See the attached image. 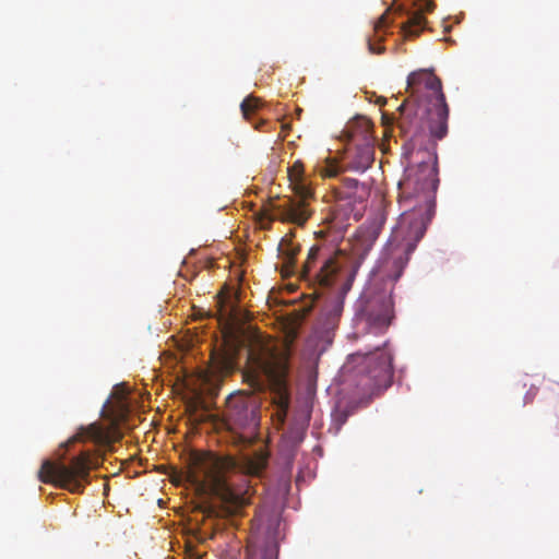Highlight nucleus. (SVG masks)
<instances>
[{"mask_svg":"<svg viewBox=\"0 0 559 559\" xmlns=\"http://www.w3.org/2000/svg\"><path fill=\"white\" fill-rule=\"evenodd\" d=\"M419 154L423 155L421 159L416 166L406 169L405 178L400 183L403 200L406 202L416 199L417 204L412 211L402 214L399 227L394 231V238L401 236L402 243L391 250L390 258L383 264L384 269L392 264L393 273L390 276L393 281L401 277L409 255L424 237L435 212V193L439 185L437 154L418 151L416 156Z\"/></svg>","mask_w":559,"mask_h":559,"instance_id":"f257e3e1","label":"nucleus"},{"mask_svg":"<svg viewBox=\"0 0 559 559\" xmlns=\"http://www.w3.org/2000/svg\"><path fill=\"white\" fill-rule=\"evenodd\" d=\"M411 99H405L397 108L399 128L411 139L425 132L436 140L448 133L449 106L442 92L441 80L431 71L420 69L407 78Z\"/></svg>","mask_w":559,"mask_h":559,"instance_id":"f03ea898","label":"nucleus"},{"mask_svg":"<svg viewBox=\"0 0 559 559\" xmlns=\"http://www.w3.org/2000/svg\"><path fill=\"white\" fill-rule=\"evenodd\" d=\"M240 352H210L209 364L213 371L223 374L241 369L243 380L254 390L271 386L282 394L286 390L292 352H246L243 367Z\"/></svg>","mask_w":559,"mask_h":559,"instance_id":"7ed1b4c3","label":"nucleus"},{"mask_svg":"<svg viewBox=\"0 0 559 559\" xmlns=\"http://www.w3.org/2000/svg\"><path fill=\"white\" fill-rule=\"evenodd\" d=\"M356 271L347 265V258L341 251L313 245L300 267V278L313 287L316 293L332 290L336 300L335 316L343 309L345 296L350 290Z\"/></svg>","mask_w":559,"mask_h":559,"instance_id":"20e7f679","label":"nucleus"},{"mask_svg":"<svg viewBox=\"0 0 559 559\" xmlns=\"http://www.w3.org/2000/svg\"><path fill=\"white\" fill-rule=\"evenodd\" d=\"M187 479L198 489L212 492L222 502L231 507H242L250 503L251 486H236L224 474L218 461L212 456L195 455L192 457Z\"/></svg>","mask_w":559,"mask_h":559,"instance_id":"39448f33","label":"nucleus"},{"mask_svg":"<svg viewBox=\"0 0 559 559\" xmlns=\"http://www.w3.org/2000/svg\"><path fill=\"white\" fill-rule=\"evenodd\" d=\"M98 464V459L93 456L90 451H81L68 463L61 460H45L38 471V479L44 484H51L72 493H82L90 483L91 471Z\"/></svg>","mask_w":559,"mask_h":559,"instance_id":"423d86ee","label":"nucleus"},{"mask_svg":"<svg viewBox=\"0 0 559 559\" xmlns=\"http://www.w3.org/2000/svg\"><path fill=\"white\" fill-rule=\"evenodd\" d=\"M288 178L295 195L278 198L276 203L271 204L273 215L270 217L269 224L273 221H281L302 226L312 214L309 202L313 199V191L302 178L300 162H296L288 170Z\"/></svg>","mask_w":559,"mask_h":559,"instance_id":"0eeeda50","label":"nucleus"},{"mask_svg":"<svg viewBox=\"0 0 559 559\" xmlns=\"http://www.w3.org/2000/svg\"><path fill=\"white\" fill-rule=\"evenodd\" d=\"M349 364H359L366 374L362 380L364 388L374 393L379 390H385L391 385L393 370L392 357L388 352H366L353 353L348 356Z\"/></svg>","mask_w":559,"mask_h":559,"instance_id":"6e6552de","label":"nucleus"},{"mask_svg":"<svg viewBox=\"0 0 559 559\" xmlns=\"http://www.w3.org/2000/svg\"><path fill=\"white\" fill-rule=\"evenodd\" d=\"M225 349H276L269 346L267 336L251 324L239 323L229 314L222 328Z\"/></svg>","mask_w":559,"mask_h":559,"instance_id":"1a4fd4ad","label":"nucleus"},{"mask_svg":"<svg viewBox=\"0 0 559 559\" xmlns=\"http://www.w3.org/2000/svg\"><path fill=\"white\" fill-rule=\"evenodd\" d=\"M225 419L229 430L238 431L257 426V412L242 395L229 396L226 402Z\"/></svg>","mask_w":559,"mask_h":559,"instance_id":"9d476101","label":"nucleus"},{"mask_svg":"<svg viewBox=\"0 0 559 559\" xmlns=\"http://www.w3.org/2000/svg\"><path fill=\"white\" fill-rule=\"evenodd\" d=\"M393 300L383 294L367 298L361 309L366 321L376 328H386L393 319Z\"/></svg>","mask_w":559,"mask_h":559,"instance_id":"9b49d317","label":"nucleus"},{"mask_svg":"<svg viewBox=\"0 0 559 559\" xmlns=\"http://www.w3.org/2000/svg\"><path fill=\"white\" fill-rule=\"evenodd\" d=\"M337 207L349 205L350 211L356 204H361L367 195L366 187L357 179L344 178L342 183L335 188Z\"/></svg>","mask_w":559,"mask_h":559,"instance_id":"f8f14e48","label":"nucleus"},{"mask_svg":"<svg viewBox=\"0 0 559 559\" xmlns=\"http://www.w3.org/2000/svg\"><path fill=\"white\" fill-rule=\"evenodd\" d=\"M374 160V150L369 143L358 145L347 155L346 170L364 173Z\"/></svg>","mask_w":559,"mask_h":559,"instance_id":"ddd939ff","label":"nucleus"},{"mask_svg":"<svg viewBox=\"0 0 559 559\" xmlns=\"http://www.w3.org/2000/svg\"><path fill=\"white\" fill-rule=\"evenodd\" d=\"M267 462L269 454L260 450L252 455L243 456L238 464L233 462L231 465L237 466L243 475L260 477L265 471Z\"/></svg>","mask_w":559,"mask_h":559,"instance_id":"4468645a","label":"nucleus"},{"mask_svg":"<svg viewBox=\"0 0 559 559\" xmlns=\"http://www.w3.org/2000/svg\"><path fill=\"white\" fill-rule=\"evenodd\" d=\"M423 1L425 3V8H421L419 11L409 12L408 20L403 24L402 29L406 37L418 36L426 25V19L423 12H431L435 9V4L431 1Z\"/></svg>","mask_w":559,"mask_h":559,"instance_id":"2eb2a0df","label":"nucleus"},{"mask_svg":"<svg viewBox=\"0 0 559 559\" xmlns=\"http://www.w3.org/2000/svg\"><path fill=\"white\" fill-rule=\"evenodd\" d=\"M386 14L388 10L376 21L373 25L374 37L378 40V44L374 43L373 38L371 37H368L367 39L368 49L371 53H381L384 51V47L380 45V43L383 40V36L380 33L388 25Z\"/></svg>","mask_w":559,"mask_h":559,"instance_id":"dca6fc26","label":"nucleus"},{"mask_svg":"<svg viewBox=\"0 0 559 559\" xmlns=\"http://www.w3.org/2000/svg\"><path fill=\"white\" fill-rule=\"evenodd\" d=\"M280 253L284 257L288 266L295 265L296 257L299 252V246L294 243L290 238H283L278 245Z\"/></svg>","mask_w":559,"mask_h":559,"instance_id":"f3484780","label":"nucleus"},{"mask_svg":"<svg viewBox=\"0 0 559 559\" xmlns=\"http://www.w3.org/2000/svg\"><path fill=\"white\" fill-rule=\"evenodd\" d=\"M102 429L97 425L93 424L90 425L88 427H82L79 430V432L73 437L72 441H82L85 439L98 441L99 439H102Z\"/></svg>","mask_w":559,"mask_h":559,"instance_id":"a211bd4d","label":"nucleus"},{"mask_svg":"<svg viewBox=\"0 0 559 559\" xmlns=\"http://www.w3.org/2000/svg\"><path fill=\"white\" fill-rule=\"evenodd\" d=\"M314 337L317 338L314 349H326L333 343V338H334L333 329L316 330Z\"/></svg>","mask_w":559,"mask_h":559,"instance_id":"6ab92c4d","label":"nucleus"},{"mask_svg":"<svg viewBox=\"0 0 559 559\" xmlns=\"http://www.w3.org/2000/svg\"><path fill=\"white\" fill-rule=\"evenodd\" d=\"M261 106V100L257 97L249 96L245 98L240 105L241 112L245 119L249 120L250 116L257 111Z\"/></svg>","mask_w":559,"mask_h":559,"instance_id":"aec40b11","label":"nucleus"},{"mask_svg":"<svg viewBox=\"0 0 559 559\" xmlns=\"http://www.w3.org/2000/svg\"><path fill=\"white\" fill-rule=\"evenodd\" d=\"M342 171L340 165L336 162H328L321 167L320 173L324 177H336Z\"/></svg>","mask_w":559,"mask_h":559,"instance_id":"412c9836","label":"nucleus"},{"mask_svg":"<svg viewBox=\"0 0 559 559\" xmlns=\"http://www.w3.org/2000/svg\"><path fill=\"white\" fill-rule=\"evenodd\" d=\"M335 214L336 216H334V219H337V216L340 215H343V217L345 219H349L350 215L354 216V219L355 221H358L360 218V213L359 212H355V209L353 211H350V206L349 205H346V206H342V207H335Z\"/></svg>","mask_w":559,"mask_h":559,"instance_id":"4be33fe9","label":"nucleus"},{"mask_svg":"<svg viewBox=\"0 0 559 559\" xmlns=\"http://www.w3.org/2000/svg\"><path fill=\"white\" fill-rule=\"evenodd\" d=\"M127 393L128 392H127V389L124 388V385L119 384V385H116V388H115L114 396L122 400Z\"/></svg>","mask_w":559,"mask_h":559,"instance_id":"5701e85b","label":"nucleus"},{"mask_svg":"<svg viewBox=\"0 0 559 559\" xmlns=\"http://www.w3.org/2000/svg\"><path fill=\"white\" fill-rule=\"evenodd\" d=\"M163 354L165 355V357H166L167 359H173V360H175V362H176V364H178V362H179V360L182 358V357L178 358V357H177V355H175V352H167V350H164V352H163Z\"/></svg>","mask_w":559,"mask_h":559,"instance_id":"b1692460","label":"nucleus"},{"mask_svg":"<svg viewBox=\"0 0 559 559\" xmlns=\"http://www.w3.org/2000/svg\"><path fill=\"white\" fill-rule=\"evenodd\" d=\"M188 559H202L199 555H190Z\"/></svg>","mask_w":559,"mask_h":559,"instance_id":"393cba45","label":"nucleus"},{"mask_svg":"<svg viewBox=\"0 0 559 559\" xmlns=\"http://www.w3.org/2000/svg\"><path fill=\"white\" fill-rule=\"evenodd\" d=\"M264 123H265L264 121H261V123H260V124H257V126H255V129L260 130V129H261V124H264Z\"/></svg>","mask_w":559,"mask_h":559,"instance_id":"a878e982","label":"nucleus"}]
</instances>
